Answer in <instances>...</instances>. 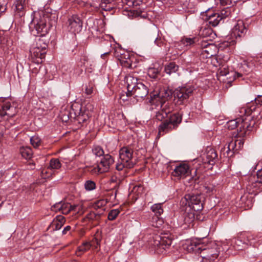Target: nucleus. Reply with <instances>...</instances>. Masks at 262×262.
Instances as JSON below:
<instances>
[{
    "instance_id": "nucleus-1",
    "label": "nucleus",
    "mask_w": 262,
    "mask_h": 262,
    "mask_svg": "<svg viewBox=\"0 0 262 262\" xmlns=\"http://www.w3.org/2000/svg\"><path fill=\"white\" fill-rule=\"evenodd\" d=\"M93 106L91 103H87L84 106L79 103H73L71 107L62 108L59 116L62 122H68L72 118L76 119L78 123L86 124L93 110Z\"/></svg>"
},
{
    "instance_id": "nucleus-2",
    "label": "nucleus",
    "mask_w": 262,
    "mask_h": 262,
    "mask_svg": "<svg viewBox=\"0 0 262 262\" xmlns=\"http://www.w3.org/2000/svg\"><path fill=\"white\" fill-rule=\"evenodd\" d=\"M49 20L48 14L43 11L33 12L30 28H32V32L35 35L43 36L47 34L51 27Z\"/></svg>"
},
{
    "instance_id": "nucleus-3",
    "label": "nucleus",
    "mask_w": 262,
    "mask_h": 262,
    "mask_svg": "<svg viewBox=\"0 0 262 262\" xmlns=\"http://www.w3.org/2000/svg\"><path fill=\"white\" fill-rule=\"evenodd\" d=\"M173 236L169 232L155 234L149 237L148 244L158 253H163L169 249L172 243Z\"/></svg>"
},
{
    "instance_id": "nucleus-4",
    "label": "nucleus",
    "mask_w": 262,
    "mask_h": 262,
    "mask_svg": "<svg viewBox=\"0 0 262 262\" xmlns=\"http://www.w3.org/2000/svg\"><path fill=\"white\" fill-rule=\"evenodd\" d=\"M255 124V121L251 118H238L236 119L229 121L227 123V127L229 129H234L238 127V135L243 136L246 134V132L250 130Z\"/></svg>"
},
{
    "instance_id": "nucleus-5",
    "label": "nucleus",
    "mask_w": 262,
    "mask_h": 262,
    "mask_svg": "<svg viewBox=\"0 0 262 262\" xmlns=\"http://www.w3.org/2000/svg\"><path fill=\"white\" fill-rule=\"evenodd\" d=\"M182 122V115L179 113H174L162 122L159 126L158 135L163 136L173 130H176Z\"/></svg>"
},
{
    "instance_id": "nucleus-6",
    "label": "nucleus",
    "mask_w": 262,
    "mask_h": 262,
    "mask_svg": "<svg viewBox=\"0 0 262 262\" xmlns=\"http://www.w3.org/2000/svg\"><path fill=\"white\" fill-rule=\"evenodd\" d=\"M133 148L120 149V159L116 164L115 168L116 170L122 171L133 167L135 163V162L133 161Z\"/></svg>"
},
{
    "instance_id": "nucleus-7",
    "label": "nucleus",
    "mask_w": 262,
    "mask_h": 262,
    "mask_svg": "<svg viewBox=\"0 0 262 262\" xmlns=\"http://www.w3.org/2000/svg\"><path fill=\"white\" fill-rule=\"evenodd\" d=\"M246 190L249 194H256L262 191V168L257 171L256 175L248 177Z\"/></svg>"
},
{
    "instance_id": "nucleus-8",
    "label": "nucleus",
    "mask_w": 262,
    "mask_h": 262,
    "mask_svg": "<svg viewBox=\"0 0 262 262\" xmlns=\"http://www.w3.org/2000/svg\"><path fill=\"white\" fill-rule=\"evenodd\" d=\"M202 197L199 194H187L183 198L180 202L182 206H187L186 208H191L196 212L203 209Z\"/></svg>"
},
{
    "instance_id": "nucleus-9",
    "label": "nucleus",
    "mask_w": 262,
    "mask_h": 262,
    "mask_svg": "<svg viewBox=\"0 0 262 262\" xmlns=\"http://www.w3.org/2000/svg\"><path fill=\"white\" fill-rule=\"evenodd\" d=\"M228 250V248L225 244L221 245L215 243H211L207 247L204 246L201 256L203 258L214 260L217 258L221 250Z\"/></svg>"
},
{
    "instance_id": "nucleus-10",
    "label": "nucleus",
    "mask_w": 262,
    "mask_h": 262,
    "mask_svg": "<svg viewBox=\"0 0 262 262\" xmlns=\"http://www.w3.org/2000/svg\"><path fill=\"white\" fill-rule=\"evenodd\" d=\"M42 40L39 39L36 43V47L30 50V59L31 61L35 63L39 64L42 62V59L45 58L46 53V49L48 45L43 43Z\"/></svg>"
},
{
    "instance_id": "nucleus-11",
    "label": "nucleus",
    "mask_w": 262,
    "mask_h": 262,
    "mask_svg": "<svg viewBox=\"0 0 262 262\" xmlns=\"http://www.w3.org/2000/svg\"><path fill=\"white\" fill-rule=\"evenodd\" d=\"M148 89L143 83L139 82L136 84L135 88L129 93L126 92L127 96H132L137 100V101H142L144 98L148 94Z\"/></svg>"
},
{
    "instance_id": "nucleus-12",
    "label": "nucleus",
    "mask_w": 262,
    "mask_h": 262,
    "mask_svg": "<svg viewBox=\"0 0 262 262\" xmlns=\"http://www.w3.org/2000/svg\"><path fill=\"white\" fill-rule=\"evenodd\" d=\"M194 90V87L191 85L179 87L174 91V96L180 103H183L192 95Z\"/></svg>"
},
{
    "instance_id": "nucleus-13",
    "label": "nucleus",
    "mask_w": 262,
    "mask_h": 262,
    "mask_svg": "<svg viewBox=\"0 0 262 262\" xmlns=\"http://www.w3.org/2000/svg\"><path fill=\"white\" fill-rule=\"evenodd\" d=\"M114 56L120 61L122 66L126 68H132L133 56H130L129 53L121 49L115 50Z\"/></svg>"
},
{
    "instance_id": "nucleus-14",
    "label": "nucleus",
    "mask_w": 262,
    "mask_h": 262,
    "mask_svg": "<svg viewBox=\"0 0 262 262\" xmlns=\"http://www.w3.org/2000/svg\"><path fill=\"white\" fill-rule=\"evenodd\" d=\"M191 169L189 165L184 162L178 164L174 167L171 174L178 179H184L191 174Z\"/></svg>"
},
{
    "instance_id": "nucleus-15",
    "label": "nucleus",
    "mask_w": 262,
    "mask_h": 262,
    "mask_svg": "<svg viewBox=\"0 0 262 262\" xmlns=\"http://www.w3.org/2000/svg\"><path fill=\"white\" fill-rule=\"evenodd\" d=\"M174 105L172 103H162L161 104V110L157 112L156 118L159 121H162L166 118L168 114L174 110Z\"/></svg>"
},
{
    "instance_id": "nucleus-16",
    "label": "nucleus",
    "mask_w": 262,
    "mask_h": 262,
    "mask_svg": "<svg viewBox=\"0 0 262 262\" xmlns=\"http://www.w3.org/2000/svg\"><path fill=\"white\" fill-rule=\"evenodd\" d=\"M253 66L252 62L243 61L239 65L237 71L234 73V78L242 77L244 75L249 74L252 72Z\"/></svg>"
},
{
    "instance_id": "nucleus-17",
    "label": "nucleus",
    "mask_w": 262,
    "mask_h": 262,
    "mask_svg": "<svg viewBox=\"0 0 262 262\" xmlns=\"http://www.w3.org/2000/svg\"><path fill=\"white\" fill-rule=\"evenodd\" d=\"M162 204V203L155 204L151 207V210L156 215L152 217V226L156 228H159L162 225V221L159 217V216H160L163 212Z\"/></svg>"
},
{
    "instance_id": "nucleus-18",
    "label": "nucleus",
    "mask_w": 262,
    "mask_h": 262,
    "mask_svg": "<svg viewBox=\"0 0 262 262\" xmlns=\"http://www.w3.org/2000/svg\"><path fill=\"white\" fill-rule=\"evenodd\" d=\"M246 32L247 28L244 21L241 20H238L232 29L231 35L232 37H235L236 39H237V38H240L244 36Z\"/></svg>"
},
{
    "instance_id": "nucleus-19",
    "label": "nucleus",
    "mask_w": 262,
    "mask_h": 262,
    "mask_svg": "<svg viewBox=\"0 0 262 262\" xmlns=\"http://www.w3.org/2000/svg\"><path fill=\"white\" fill-rule=\"evenodd\" d=\"M217 157V155L215 148H210L207 151L201 155L200 160H201L204 164L213 165L215 163Z\"/></svg>"
},
{
    "instance_id": "nucleus-20",
    "label": "nucleus",
    "mask_w": 262,
    "mask_h": 262,
    "mask_svg": "<svg viewBox=\"0 0 262 262\" xmlns=\"http://www.w3.org/2000/svg\"><path fill=\"white\" fill-rule=\"evenodd\" d=\"M69 30L74 34L80 32L82 29V23L77 16H73L69 19Z\"/></svg>"
},
{
    "instance_id": "nucleus-21",
    "label": "nucleus",
    "mask_w": 262,
    "mask_h": 262,
    "mask_svg": "<svg viewBox=\"0 0 262 262\" xmlns=\"http://www.w3.org/2000/svg\"><path fill=\"white\" fill-rule=\"evenodd\" d=\"M76 206H72L69 203L60 202L55 204L52 207V210L55 211H59L63 214H68L71 210L75 209Z\"/></svg>"
},
{
    "instance_id": "nucleus-22",
    "label": "nucleus",
    "mask_w": 262,
    "mask_h": 262,
    "mask_svg": "<svg viewBox=\"0 0 262 262\" xmlns=\"http://www.w3.org/2000/svg\"><path fill=\"white\" fill-rule=\"evenodd\" d=\"M26 0H18L15 6L14 15L16 18H21L26 13Z\"/></svg>"
},
{
    "instance_id": "nucleus-23",
    "label": "nucleus",
    "mask_w": 262,
    "mask_h": 262,
    "mask_svg": "<svg viewBox=\"0 0 262 262\" xmlns=\"http://www.w3.org/2000/svg\"><path fill=\"white\" fill-rule=\"evenodd\" d=\"M16 114L15 108L12 106L9 102L5 103L0 109V116L4 117L7 116L8 117H12Z\"/></svg>"
},
{
    "instance_id": "nucleus-24",
    "label": "nucleus",
    "mask_w": 262,
    "mask_h": 262,
    "mask_svg": "<svg viewBox=\"0 0 262 262\" xmlns=\"http://www.w3.org/2000/svg\"><path fill=\"white\" fill-rule=\"evenodd\" d=\"M114 160L113 158L109 154L104 155L102 159L99 163V166L102 168L104 172L108 171L111 166L114 163Z\"/></svg>"
},
{
    "instance_id": "nucleus-25",
    "label": "nucleus",
    "mask_w": 262,
    "mask_h": 262,
    "mask_svg": "<svg viewBox=\"0 0 262 262\" xmlns=\"http://www.w3.org/2000/svg\"><path fill=\"white\" fill-rule=\"evenodd\" d=\"M195 212L196 211L191 208H186L183 216L184 224L189 226L193 222L195 219Z\"/></svg>"
},
{
    "instance_id": "nucleus-26",
    "label": "nucleus",
    "mask_w": 262,
    "mask_h": 262,
    "mask_svg": "<svg viewBox=\"0 0 262 262\" xmlns=\"http://www.w3.org/2000/svg\"><path fill=\"white\" fill-rule=\"evenodd\" d=\"M244 237L243 236H239L237 238H233L231 240H229L228 244H231V245L236 250H242L247 244L245 241H243Z\"/></svg>"
},
{
    "instance_id": "nucleus-27",
    "label": "nucleus",
    "mask_w": 262,
    "mask_h": 262,
    "mask_svg": "<svg viewBox=\"0 0 262 262\" xmlns=\"http://www.w3.org/2000/svg\"><path fill=\"white\" fill-rule=\"evenodd\" d=\"M204 246L198 241H192L187 247L189 252H193L196 253H200L202 255V252Z\"/></svg>"
},
{
    "instance_id": "nucleus-28",
    "label": "nucleus",
    "mask_w": 262,
    "mask_h": 262,
    "mask_svg": "<svg viewBox=\"0 0 262 262\" xmlns=\"http://www.w3.org/2000/svg\"><path fill=\"white\" fill-rule=\"evenodd\" d=\"M66 219L62 215H57L50 224V226L54 230H57L61 229L65 223Z\"/></svg>"
},
{
    "instance_id": "nucleus-29",
    "label": "nucleus",
    "mask_w": 262,
    "mask_h": 262,
    "mask_svg": "<svg viewBox=\"0 0 262 262\" xmlns=\"http://www.w3.org/2000/svg\"><path fill=\"white\" fill-rule=\"evenodd\" d=\"M228 142L227 147H241L243 146L244 140L239 136V137H234L230 139Z\"/></svg>"
},
{
    "instance_id": "nucleus-30",
    "label": "nucleus",
    "mask_w": 262,
    "mask_h": 262,
    "mask_svg": "<svg viewBox=\"0 0 262 262\" xmlns=\"http://www.w3.org/2000/svg\"><path fill=\"white\" fill-rule=\"evenodd\" d=\"M207 21L209 25L216 27L223 19V17L219 13H214L207 16Z\"/></svg>"
},
{
    "instance_id": "nucleus-31",
    "label": "nucleus",
    "mask_w": 262,
    "mask_h": 262,
    "mask_svg": "<svg viewBox=\"0 0 262 262\" xmlns=\"http://www.w3.org/2000/svg\"><path fill=\"white\" fill-rule=\"evenodd\" d=\"M112 45L111 42L109 40H104L101 43V48L103 52L102 56L110 54L112 50L114 49Z\"/></svg>"
},
{
    "instance_id": "nucleus-32",
    "label": "nucleus",
    "mask_w": 262,
    "mask_h": 262,
    "mask_svg": "<svg viewBox=\"0 0 262 262\" xmlns=\"http://www.w3.org/2000/svg\"><path fill=\"white\" fill-rule=\"evenodd\" d=\"M125 78L127 84L126 92H129V93L135 88L136 84L138 83L137 82V79L130 75L126 76Z\"/></svg>"
},
{
    "instance_id": "nucleus-33",
    "label": "nucleus",
    "mask_w": 262,
    "mask_h": 262,
    "mask_svg": "<svg viewBox=\"0 0 262 262\" xmlns=\"http://www.w3.org/2000/svg\"><path fill=\"white\" fill-rule=\"evenodd\" d=\"M179 66L175 62H171L165 66L164 71L166 74L170 75L178 71Z\"/></svg>"
},
{
    "instance_id": "nucleus-34",
    "label": "nucleus",
    "mask_w": 262,
    "mask_h": 262,
    "mask_svg": "<svg viewBox=\"0 0 262 262\" xmlns=\"http://www.w3.org/2000/svg\"><path fill=\"white\" fill-rule=\"evenodd\" d=\"M207 24L201 27L199 32V34L200 36L202 37H207L208 36H210L212 34V29L207 27Z\"/></svg>"
},
{
    "instance_id": "nucleus-35",
    "label": "nucleus",
    "mask_w": 262,
    "mask_h": 262,
    "mask_svg": "<svg viewBox=\"0 0 262 262\" xmlns=\"http://www.w3.org/2000/svg\"><path fill=\"white\" fill-rule=\"evenodd\" d=\"M262 105V95H258L254 99V102L251 103L248 106L250 111H255L256 106Z\"/></svg>"
},
{
    "instance_id": "nucleus-36",
    "label": "nucleus",
    "mask_w": 262,
    "mask_h": 262,
    "mask_svg": "<svg viewBox=\"0 0 262 262\" xmlns=\"http://www.w3.org/2000/svg\"><path fill=\"white\" fill-rule=\"evenodd\" d=\"M90 248L89 243L88 242H84L78 247L76 254L78 256H80Z\"/></svg>"
},
{
    "instance_id": "nucleus-37",
    "label": "nucleus",
    "mask_w": 262,
    "mask_h": 262,
    "mask_svg": "<svg viewBox=\"0 0 262 262\" xmlns=\"http://www.w3.org/2000/svg\"><path fill=\"white\" fill-rule=\"evenodd\" d=\"M171 95V92L169 90H161L158 95L157 96V98H161V104L165 102V103H169L166 102L165 100L167 99Z\"/></svg>"
},
{
    "instance_id": "nucleus-38",
    "label": "nucleus",
    "mask_w": 262,
    "mask_h": 262,
    "mask_svg": "<svg viewBox=\"0 0 262 262\" xmlns=\"http://www.w3.org/2000/svg\"><path fill=\"white\" fill-rule=\"evenodd\" d=\"M214 48V46L212 43H207L204 46L203 48V52L207 54V57H210L214 55V52L212 48Z\"/></svg>"
},
{
    "instance_id": "nucleus-39",
    "label": "nucleus",
    "mask_w": 262,
    "mask_h": 262,
    "mask_svg": "<svg viewBox=\"0 0 262 262\" xmlns=\"http://www.w3.org/2000/svg\"><path fill=\"white\" fill-rule=\"evenodd\" d=\"M100 235L99 234L95 235L92 240L88 242L90 244V247H94L95 249H97L100 247Z\"/></svg>"
},
{
    "instance_id": "nucleus-40",
    "label": "nucleus",
    "mask_w": 262,
    "mask_h": 262,
    "mask_svg": "<svg viewBox=\"0 0 262 262\" xmlns=\"http://www.w3.org/2000/svg\"><path fill=\"white\" fill-rule=\"evenodd\" d=\"M20 154L26 159L30 160L33 156L32 148H20Z\"/></svg>"
},
{
    "instance_id": "nucleus-41",
    "label": "nucleus",
    "mask_w": 262,
    "mask_h": 262,
    "mask_svg": "<svg viewBox=\"0 0 262 262\" xmlns=\"http://www.w3.org/2000/svg\"><path fill=\"white\" fill-rule=\"evenodd\" d=\"M30 142L33 147H36L42 145L41 140L37 135L32 136L30 138Z\"/></svg>"
},
{
    "instance_id": "nucleus-42",
    "label": "nucleus",
    "mask_w": 262,
    "mask_h": 262,
    "mask_svg": "<svg viewBox=\"0 0 262 262\" xmlns=\"http://www.w3.org/2000/svg\"><path fill=\"white\" fill-rule=\"evenodd\" d=\"M196 38L195 37H184L181 40V43L184 45V46L188 47L194 43L196 41Z\"/></svg>"
},
{
    "instance_id": "nucleus-43",
    "label": "nucleus",
    "mask_w": 262,
    "mask_h": 262,
    "mask_svg": "<svg viewBox=\"0 0 262 262\" xmlns=\"http://www.w3.org/2000/svg\"><path fill=\"white\" fill-rule=\"evenodd\" d=\"M61 166V164L57 159H52L50 162L49 168L54 169H58Z\"/></svg>"
},
{
    "instance_id": "nucleus-44",
    "label": "nucleus",
    "mask_w": 262,
    "mask_h": 262,
    "mask_svg": "<svg viewBox=\"0 0 262 262\" xmlns=\"http://www.w3.org/2000/svg\"><path fill=\"white\" fill-rule=\"evenodd\" d=\"M154 32L155 35H154L152 39H155L154 42L155 44L159 47H161L163 45V41L161 37H158V30L157 28H155Z\"/></svg>"
},
{
    "instance_id": "nucleus-45",
    "label": "nucleus",
    "mask_w": 262,
    "mask_h": 262,
    "mask_svg": "<svg viewBox=\"0 0 262 262\" xmlns=\"http://www.w3.org/2000/svg\"><path fill=\"white\" fill-rule=\"evenodd\" d=\"M101 217V213H95V212L92 211L89 212L86 215V219L89 221H98Z\"/></svg>"
},
{
    "instance_id": "nucleus-46",
    "label": "nucleus",
    "mask_w": 262,
    "mask_h": 262,
    "mask_svg": "<svg viewBox=\"0 0 262 262\" xmlns=\"http://www.w3.org/2000/svg\"><path fill=\"white\" fill-rule=\"evenodd\" d=\"M159 74V71L157 69L149 68L148 70V75L151 78L156 79Z\"/></svg>"
},
{
    "instance_id": "nucleus-47",
    "label": "nucleus",
    "mask_w": 262,
    "mask_h": 262,
    "mask_svg": "<svg viewBox=\"0 0 262 262\" xmlns=\"http://www.w3.org/2000/svg\"><path fill=\"white\" fill-rule=\"evenodd\" d=\"M120 213L119 209H113L110 211L108 214V220L110 221L114 220Z\"/></svg>"
},
{
    "instance_id": "nucleus-48",
    "label": "nucleus",
    "mask_w": 262,
    "mask_h": 262,
    "mask_svg": "<svg viewBox=\"0 0 262 262\" xmlns=\"http://www.w3.org/2000/svg\"><path fill=\"white\" fill-rule=\"evenodd\" d=\"M84 187L88 191L93 190L96 188V183L91 180L86 181L84 184Z\"/></svg>"
},
{
    "instance_id": "nucleus-49",
    "label": "nucleus",
    "mask_w": 262,
    "mask_h": 262,
    "mask_svg": "<svg viewBox=\"0 0 262 262\" xmlns=\"http://www.w3.org/2000/svg\"><path fill=\"white\" fill-rule=\"evenodd\" d=\"M8 3V0H0V16L7 10Z\"/></svg>"
},
{
    "instance_id": "nucleus-50",
    "label": "nucleus",
    "mask_w": 262,
    "mask_h": 262,
    "mask_svg": "<svg viewBox=\"0 0 262 262\" xmlns=\"http://www.w3.org/2000/svg\"><path fill=\"white\" fill-rule=\"evenodd\" d=\"M90 171L93 174H99L104 172L102 171V168L99 166V164L96 166L92 167Z\"/></svg>"
},
{
    "instance_id": "nucleus-51",
    "label": "nucleus",
    "mask_w": 262,
    "mask_h": 262,
    "mask_svg": "<svg viewBox=\"0 0 262 262\" xmlns=\"http://www.w3.org/2000/svg\"><path fill=\"white\" fill-rule=\"evenodd\" d=\"M223 6H231L235 4L238 0H219Z\"/></svg>"
},
{
    "instance_id": "nucleus-52",
    "label": "nucleus",
    "mask_w": 262,
    "mask_h": 262,
    "mask_svg": "<svg viewBox=\"0 0 262 262\" xmlns=\"http://www.w3.org/2000/svg\"><path fill=\"white\" fill-rule=\"evenodd\" d=\"M228 74H229V70L225 67L220 68L217 73V75L219 76H227Z\"/></svg>"
},
{
    "instance_id": "nucleus-53",
    "label": "nucleus",
    "mask_w": 262,
    "mask_h": 262,
    "mask_svg": "<svg viewBox=\"0 0 262 262\" xmlns=\"http://www.w3.org/2000/svg\"><path fill=\"white\" fill-rule=\"evenodd\" d=\"M89 58L88 56L85 54H82L80 58V66L81 67L82 66H85V64L88 62Z\"/></svg>"
},
{
    "instance_id": "nucleus-54",
    "label": "nucleus",
    "mask_w": 262,
    "mask_h": 262,
    "mask_svg": "<svg viewBox=\"0 0 262 262\" xmlns=\"http://www.w3.org/2000/svg\"><path fill=\"white\" fill-rule=\"evenodd\" d=\"M106 203V201H105L104 200H100L95 203L94 205V208L95 209L101 208V207L105 206Z\"/></svg>"
},
{
    "instance_id": "nucleus-55",
    "label": "nucleus",
    "mask_w": 262,
    "mask_h": 262,
    "mask_svg": "<svg viewBox=\"0 0 262 262\" xmlns=\"http://www.w3.org/2000/svg\"><path fill=\"white\" fill-rule=\"evenodd\" d=\"M102 1L103 2H102L100 4L101 7L105 11L110 10V9L112 8L110 6V1H107V2H106V0H102Z\"/></svg>"
},
{
    "instance_id": "nucleus-56",
    "label": "nucleus",
    "mask_w": 262,
    "mask_h": 262,
    "mask_svg": "<svg viewBox=\"0 0 262 262\" xmlns=\"http://www.w3.org/2000/svg\"><path fill=\"white\" fill-rule=\"evenodd\" d=\"M92 151L97 157L104 156V152L103 150V148H93Z\"/></svg>"
},
{
    "instance_id": "nucleus-57",
    "label": "nucleus",
    "mask_w": 262,
    "mask_h": 262,
    "mask_svg": "<svg viewBox=\"0 0 262 262\" xmlns=\"http://www.w3.org/2000/svg\"><path fill=\"white\" fill-rule=\"evenodd\" d=\"M234 148H222L221 152H226L227 157H232L234 154Z\"/></svg>"
},
{
    "instance_id": "nucleus-58",
    "label": "nucleus",
    "mask_w": 262,
    "mask_h": 262,
    "mask_svg": "<svg viewBox=\"0 0 262 262\" xmlns=\"http://www.w3.org/2000/svg\"><path fill=\"white\" fill-rule=\"evenodd\" d=\"M234 148H222L221 152H226L227 157H232L234 154Z\"/></svg>"
},
{
    "instance_id": "nucleus-59",
    "label": "nucleus",
    "mask_w": 262,
    "mask_h": 262,
    "mask_svg": "<svg viewBox=\"0 0 262 262\" xmlns=\"http://www.w3.org/2000/svg\"><path fill=\"white\" fill-rule=\"evenodd\" d=\"M93 90L92 86H86L85 89V92L87 95H91L93 93Z\"/></svg>"
},
{
    "instance_id": "nucleus-60",
    "label": "nucleus",
    "mask_w": 262,
    "mask_h": 262,
    "mask_svg": "<svg viewBox=\"0 0 262 262\" xmlns=\"http://www.w3.org/2000/svg\"><path fill=\"white\" fill-rule=\"evenodd\" d=\"M71 229V227L70 226H66V227H64V228L63 229V230L62 231V234H67L70 231Z\"/></svg>"
},
{
    "instance_id": "nucleus-61",
    "label": "nucleus",
    "mask_w": 262,
    "mask_h": 262,
    "mask_svg": "<svg viewBox=\"0 0 262 262\" xmlns=\"http://www.w3.org/2000/svg\"><path fill=\"white\" fill-rule=\"evenodd\" d=\"M130 96H127L126 92L125 94L122 93L120 95V99H122L123 101H126L128 99H127V97H130Z\"/></svg>"
},
{
    "instance_id": "nucleus-62",
    "label": "nucleus",
    "mask_w": 262,
    "mask_h": 262,
    "mask_svg": "<svg viewBox=\"0 0 262 262\" xmlns=\"http://www.w3.org/2000/svg\"><path fill=\"white\" fill-rule=\"evenodd\" d=\"M28 166H29V169H34L35 168V163L31 161H29L28 162Z\"/></svg>"
},
{
    "instance_id": "nucleus-63",
    "label": "nucleus",
    "mask_w": 262,
    "mask_h": 262,
    "mask_svg": "<svg viewBox=\"0 0 262 262\" xmlns=\"http://www.w3.org/2000/svg\"><path fill=\"white\" fill-rule=\"evenodd\" d=\"M143 189V187L141 185H137V186H135L134 187V191H137V190H139V191H142Z\"/></svg>"
},
{
    "instance_id": "nucleus-64",
    "label": "nucleus",
    "mask_w": 262,
    "mask_h": 262,
    "mask_svg": "<svg viewBox=\"0 0 262 262\" xmlns=\"http://www.w3.org/2000/svg\"><path fill=\"white\" fill-rule=\"evenodd\" d=\"M205 189L206 192H211L213 191V188L212 186H205Z\"/></svg>"
}]
</instances>
